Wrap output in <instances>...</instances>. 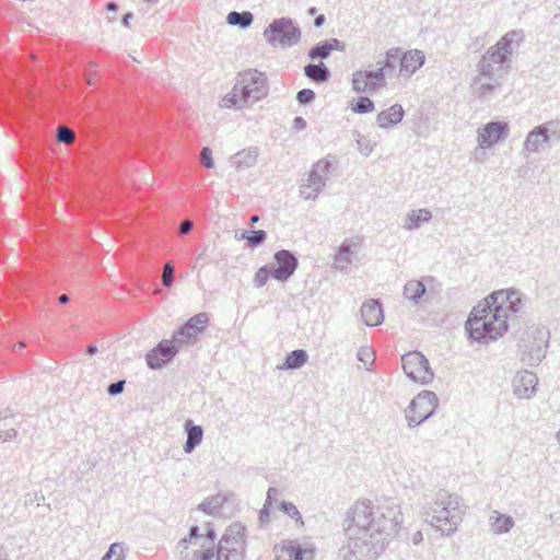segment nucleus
<instances>
[{
  "label": "nucleus",
  "instance_id": "57",
  "mask_svg": "<svg viewBox=\"0 0 560 560\" xmlns=\"http://www.w3.org/2000/svg\"><path fill=\"white\" fill-rule=\"evenodd\" d=\"M132 19H133V14L131 12L126 13L122 16V20H121L122 25L126 26V27H129L130 26V21Z\"/></svg>",
  "mask_w": 560,
  "mask_h": 560
},
{
  "label": "nucleus",
  "instance_id": "21",
  "mask_svg": "<svg viewBox=\"0 0 560 560\" xmlns=\"http://www.w3.org/2000/svg\"><path fill=\"white\" fill-rule=\"evenodd\" d=\"M405 115V110L400 104H394L385 110L378 113L376 122L381 128L390 129L398 125Z\"/></svg>",
  "mask_w": 560,
  "mask_h": 560
},
{
  "label": "nucleus",
  "instance_id": "61",
  "mask_svg": "<svg viewBox=\"0 0 560 560\" xmlns=\"http://www.w3.org/2000/svg\"><path fill=\"white\" fill-rule=\"evenodd\" d=\"M97 352V347L95 345H89L86 348V354L94 355Z\"/></svg>",
  "mask_w": 560,
  "mask_h": 560
},
{
  "label": "nucleus",
  "instance_id": "32",
  "mask_svg": "<svg viewBox=\"0 0 560 560\" xmlns=\"http://www.w3.org/2000/svg\"><path fill=\"white\" fill-rule=\"evenodd\" d=\"M226 22L230 25L238 26L242 30L248 28L254 22V15L249 11H231L226 16Z\"/></svg>",
  "mask_w": 560,
  "mask_h": 560
},
{
  "label": "nucleus",
  "instance_id": "38",
  "mask_svg": "<svg viewBox=\"0 0 560 560\" xmlns=\"http://www.w3.org/2000/svg\"><path fill=\"white\" fill-rule=\"evenodd\" d=\"M269 278H272L271 267L269 265H265V266L260 267L254 277L255 287H257V288L264 287L267 283Z\"/></svg>",
  "mask_w": 560,
  "mask_h": 560
},
{
  "label": "nucleus",
  "instance_id": "22",
  "mask_svg": "<svg viewBox=\"0 0 560 560\" xmlns=\"http://www.w3.org/2000/svg\"><path fill=\"white\" fill-rule=\"evenodd\" d=\"M326 180V178H322L319 175H313V172H310L306 183L300 186V196L305 200L316 199L325 187Z\"/></svg>",
  "mask_w": 560,
  "mask_h": 560
},
{
  "label": "nucleus",
  "instance_id": "62",
  "mask_svg": "<svg viewBox=\"0 0 560 560\" xmlns=\"http://www.w3.org/2000/svg\"><path fill=\"white\" fill-rule=\"evenodd\" d=\"M60 304H67L70 301V298L67 294H61L58 298Z\"/></svg>",
  "mask_w": 560,
  "mask_h": 560
},
{
  "label": "nucleus",
  "instance_id": "51",
  "mask_svg": "<svg viewBox=\"0 0 560 560\" xmlns=\"http://www.w3.org/2000/svg\"><path fill=\"white\" fill-rule=\"evenodd\" d=\"M200 535L198 526H191L188 536L182 539L179 544L184 546L185 550H187V544L191 542L194 539H198Z\"/></svg>",
  "mask_w": 560,
  "mask_h": 560
},
{
  "label": "nucleus",
  "instance_id": "35",
  "mask_svg": "<svg viewBox=\"0 0 560 560\" xmlns=\"http://www.w3.org/2000/svg\"><path fill=\"white\" fill-rule=\"evenodd\" d=\"M224 502H225L224 495L217 494L214 497L208 498L205 501H202L198 505V510H200L209 515H213L218 512L219 509H221V506Z\"/></svg>",
  "mask_w": 560,
  "mask_h": 560
},
{
  "label": "nucleus",
  "instance_id": "52",
  "mask_svg": "<svg viewBox=\"0 0 560 560\" xmlns=\"http://www.w3.org/2000/svg\"><path fill=\"white\" fill-rule=\"evenodd\" d=\"M192 228H194L192 221H190V220L183 221L178 229V234L182 236L186 235L192 230Z\"/></svg>",
  "mask_w": 560,
  "mask_h": 560
},
{
  "label": "nucleus",
  "instance_id": "3",
  "mask_svg": "<svg viewBox=\"0 0 560 560\" xmlns=\"http://www.w3.org/2000/svg\"><path fill=\"white\" fill-rule=\"evenodd\" d=\"M462 498L456 493L440 490L432 501L422 505L421 514L425 523L441 532L443 536H451L457 532L463 521Z\"/></svg>",
  "mask_w": 560,
  "mask_h": 560
},
{
  "label": "nucleus",
  "instance_id": "37",
  "mask_svg": "<svg viewBox=\"0 0 560 560\" xmlns=\"http://www.w3.org/2000/svg\"><path fill=\"white\" fill-rule=\"evenodd\" d=\"M366 73L363 70H358L352 73V89L355 92H370L369 84L366 83Z\"/></svg>",
  "mask_w": 560,
  "mask_h": 560
},
{
  "label": "nucleus",
  "instance_id": "19",
  "mask_svg": "<svg viewBox=\"0 0 560 560\" xmlns=\"http://www.w3.org/2000/svg\"><path fill=\"white\" fill-rule=\"evenodd\" d=\"M424 61L425 56L421 50H407L400 59V74L409 78L424 65Z\"/></svg>",
  "mask_w": 560,
  "mask_h": 560
},
{
  "label": "nucleus",
  "instance_id": "12",
  "mask_svg": "<svg viewBox=\"0 0 560 560\" xmlns=\"http://www.w3.org/2000/svg\"><path fill=\"white\" fill-rule=\"evenodd\" d=\"M179 346L173 340H162L145 354V363L151 370H160L178 353Z\"/></svg>",
  "mask_w": 560,
  "mask_h": 560
},
{
  "label": "nucleus",
  "instance_id": "18",
  "mask_svg": "<svg viewBox=\"0 0 560 560\" xmlns=\"http://www.w3.org/2000/svg\"><path fill=\"white\" fill-rule=\"evenodd\" d=\"M361 317L366 326H378L384 320V312L382 303L378 299H371L365 301L361 306Z\"/></svg>",
  "mask_w": 560,
  "mask_h": 560
},
{
  "label": "nucleus",
  "instance_id": "1",
  "mask_svg": "<svg viewBox=\"0 0 560 560\" xmlns=\"http://www.w3.org/2000/svg\"><path fill=\"white\" fill-rule=\"evenodd\" d=\"M346 541L339 548L340 560H375L386 549L402 523L398 505L374 506L357 501L347 512Z\"/></svg>",
  "mask_w": 560,
  "mask_h": 560
},
{
  "label": "nucleus",
  "instance_id": "53",
  "mask_svg": "<svg viewBox=\"0 0 560 560\" xmlns=\"http://www.w3.org/2000/svg\"><path fill=\"white\" fill-rule=\"evenodd\" d=\"M278 490L276 488H269L267 491V498L266 503L268 505H271L272 501L277 499Z\"/></svg>",
  "mask_w": 560,
  "mask_h": 560
},
{
  "label": "nucleus",
  "instance_id": "13",
  "mask_svg": "<svg viewBox=\"0 0 560 560\" xmlns=\"http://www.w3.org/2000/svg\"><path fill=\"white\" fill-rule=\"evenodd\" d=\"M510 132L508 122L490 121L478 129L477 142L481 148H490L500 141H503Z\"/></svg>",
  "mask_w": 560,
  "mask_h": 560
},
{
  "label": "nucleus",
  "instance_id": "31",
  "mask_svg": "<svg viewBox=\"0 0 560 560\" xmlns=\"http://www.w3.org/2000/svg\"><path fill=\"white\" fill-rule=\"evenodd\" d=\"M431 218V211L428 209L412 210L405 220L404 229L408 231L417 230L422 223L429 222Z\"/></svg>",
  "mask_w": 560,
  "mask_h": 560
},
{
  "label": "nucleus",
  "instance_id": "4",
  "mask_svg": "<svg viewBox=\"0 0 560 560\" xmlns=\"http://www.w3.org/2000/svg\"><path fill=\"white\" fill-rule=\"evenodd\" d=\"M268 79L265 73L248 69L238 74L232 91L221 101V107L242 108L244 105L254 104L268 95Z\"/></svg>",
  "mask_w": 560,
  "mask_h": 560
},
{
  "label": "nucleus",
  "instance_id": "17",
  "mask_svg": "<svg viewBox=\"0 0 560 560\" xmlns=\"http://www.w3.org/2000/svg\"><path fill=\"white\" fill-rule=\"evenodd\" d=\"M553 121L541 124L530 130L524 142V148L528 152H538L539 149L549 141V127L553 126Z\"/></svg>",
  "mask_w": 560,
  "mask_h": 560
},
{
  "label": "nucleus",
  "instance_id": "10",
  "mask_svg": "<svg viewBox=\"0 0 560 560\" xmlns=\"http://www.w3.org/2000/svg\"><path fill=\"white\" fill-rule=\"evenodd\" d=\"M402 369L411 381L428 384L434 374L428 359L419 351H410L401 357Z\"/></svg>",
  "mask_w": 560,
  "mask_h": 560
},
{
  "label": "nucleus",
  "instance_id": "58",
  "mask_svg": "<svg viewBox=\"0 0 560 560\" xmlns=\"http://www.w3.org/2000/svg\"><path fill=\"white\" fill-rule=\"evenodd\" d=\"M326 21V18L324 14H319L314 20V26L315 27H322Z\"/></svg>",
  "mask_w": 560,
  "mask_h": 560
},
{
  "label": "nucleus",
  "instance_id": "60",
  "mask_svg": "<svg viewBox=\"0 0 560 560\" xmlns=\"http://www.w3.org/2000/svg\"><path fill=\"white\" fill-rule=\"evenodd\" d=\"M118 4L116 2H108L106 4V10L109 12H116L118 10Z\"/></svg>",
  "mask_w": 560,
  "mask_h": 560
},
{
  "label": "nucleus",
  "instance_id": "55",
  "mask_svg": "<svg viewBox=\"0 0 560 560\" xmlns=\"http://www.w3.org/2000/svg\"><path fill=\"white\" fill-rule=\"evenodd\" d=\"M483 45H485V38L482 36H478L472 40L470 47L474 48L475 50H478L481 47H483Z\"/></svg>",
  "mask_w": 560,
  "mask_h": 560
},
{
  "label": "nucleus",
  "instance_id": "54",
  "mask_svg": "<svg viewBox=\"0 0 560 560\" xmlns=\"http://www.w3.org/2000/svg\"><path fill=\"white\" fill-rule=\"evenodd\" d=\"M293 126L296 130H303L306 128V121L303 117L298 116L293 120Z\"/></svg>",
  "mask_w": 560,
  "mask_h": 560
},
{
  "label": "nucleus",
  "instance_id": "48",
  "mask_svg": "<svg viewBox=\"0 0 560 560\" xmlns=\"http://www.w3.org/2000/svg\"><path fill=\"white\" fill-rule=\"evenodd\" d=\"M74 133L67 127H60L57 132V139L59 142L69 143L73 140Z\"/></svg>",
  "mask_w": 560,
  "mask_h": 560
},
{
  "label": "nucleus",
  "instance_id": "49",
  "mask_svg": "<svg viewBox=\"0 0 560 560\" xmlns=\"http://www.w3.org/2000/svg\"><path fill=\"white\" fill-rule=\"evenodd\" d=\"M19 431L15 428L8 430H0V443L11 442L16 440Z\"/></svg>",
  "mask_w": 560,
  "mask_h": 560
},
{
  "label": "nucleus",
  "instance_id": "43",
  "mask_svg": "<svg viewBox=\"0 0 560 560\" xmlns=\"http://www.w3.org/2000/svg\"><path fill=\"white\" fill-rule=\"evenodd\" d=\"M357 359L365 366L374 362V351L371 347H361L358 350Z\"/></svg>",
  "mask_w": 560,
  "mask_h": 560
},
{
  "label": "nucleus",
  "instance_id": "46",
  "mask_svg": "<svg viewBox=\"0 0 560 560\" xmlns=\"http://www.w3.org/2000/svg\"><path fill=\"white\" fill-rule=\"evenodd\" d=\"M315 92L311 89H302L296 94V101L302 104L306 105L310 104L315 100Z\"/></svg>",
  "mask_w": 560,
  "mask_h": 560
},
{
  "label": "nucleus",
  "instance_id": "64",
  "mask_svg": "<svg viewBox=\"0 0 560 560\" xmlns=\"http://www.w3.org/2000/svg\"><path fill=\"white\" fill-rule=\"evenodd\" d=\"M207 537L213 542L214 538H215V533L213 529H209L208 533H207Z\"/></svg>",
  "mask_w": 560,
  "mask_h": 560
},
{
  "label": "nucleus",
  "instance_id": "11",
  "mask_svg": "<svg viewBox=\"0 0 560 560\" xmlns=\"http://www.w3.org/2000/svg\"><path fill=\"white\" fill-rule=\"evenodd\" d=\"M208 323L209 315L205 312L198 313L173 334L172 340L179 348L186 343H195L198 340V336L206 329Z\"/></svg>",
  "mask_w": 560,
  "mask_h": 560
},
{
  "label": "nucleus",
  "instance_id": "63",
  "mask_svg": "<svg viewBox=\"0 0 560 560\" xmlns=\"http://www.w3.org/2000/svg\"><path fill=\"white\" fill-rule=\"evenodd\" d=\"M421 540H422V534H421V532H417V533L415 534V536H413V542H415V544H418V542H420Z\"/></svg>",
  "mask_w": 560,
  "mask_h": 560
},
{
  "label": "nucleus",
  "instance_id": "9",
  "mask_svg": "<svg viewBox=\"0 0 560 560\" xmlns=\"http://www.w3.org/2000/svg\"><path fill=\"white\" fill-rule=\"evenodd\" d=\"M439 405V398L434 392L422 390L409 404L405 418L410 429L418 427L431 418Z\"/></svg>",
  "mask_w": 560,
  "mask_h": 560
},
{
  "label": "nucleus",
  "instance_id": "59",
  "mask_svg": "<svg viewBox=\"0 0 560 560\" xmlns=\"http://www.w3.org/2000/svg\"><path fill=\"white\" fill-rule=\"evenodd\" d=\"M269 506L268 504H265L264 508L260 510V520L264 522L265 517L269 516Z\"/></svg>",
  "mask_w": 560,
  "mask_h": 560
},
{
  "label": "nucleus",
  "instance_id": "50",
  "mask_svg": "<svg viewBox=\"0 0 560 560\" xmlns=\"http://www.w3.org/2000/svg\"><path fill=\"white\" fill-rule=\"evenodd\" d=\"M125 384H126L125 380H120V381L109 384L107 387V394L113 397L121 394L124 392Z\"/></svg>",
  "mask_w": 560,
  "mask_h": 560
},
{
  "label": "nucleus",
  "instance_id": "26",
  "mask_svg": "<svg viewBox=\"0 0 560 560\" xmlns=\"http://www.w3.org/2000/svg\"><path fill=\"white\" fill-rule=\"evenodd\" d=\"M491 530L497 535L509 533L514 526V520L510 515L500 513L499 511H492L490 517Z\"/></svg>",
  "mask_w": 560,
  "mask_h": 560
},
{
  "label": "nucleus",
  "instance_id": "23",
  "mask_svg": "<svg viewBox=\"0 0 560 560\" xmlns=\"http://www.w3.org/2000/svg\"><path fill=\"white\" fill-rule=\"evenodd\" d=\"M258 158L257 148L244 149L230 158V163L235 170H245L253 167L256 164Z\"/></svg>",
  "mask_w": 560,
  "mask_h": 560
},
{
  "label": "nucleus",
  "instance_id": "45",
  "mask_svg": "<svg viewBox=\"0 0 560 560\" xmlns=\"http://www.w3.org/2000/svg\"><path fill=\"white\" fill-rule=\"evenodd\" d=\"M357 143L359 147V151L364 156H369L374 149V143H372L370 139L362 137L360 135H359V139H357Z\"/></svg>",
  "mask_w": 560,
  "mask_h": 560
},
{
  "label": "nucleus",
  "instance_id": "8",
  "mask_svg": "<svg viewBox=\"0 0 560 560\" xmlns=\"http://www.w3.org/2000/svg\"><path fill=\"white\" fill-rule=\"evenodd\" d=\"M264 36L271 46L292 47L301 39V30L290 18L273 20L264 31Z\"/></svg>",
  "mask_w": 560,
  "mask_h": 560
},
{
  "label": "nucleus",
  "instance_id": "36",
  "mask_svg": "<svg viewBox=\"0 0 560 560\" xmlns=\"http://www.w3.org/2000/svg\"><path fill=\"white\" fill-rule=\"evenodd\" d=\"M400 59H401L400 49L399 48H390L386 52V59L384 60V62L381 66V68H384L385 74L388 71L394 70L396 68V63L397 62L400 63Z\"/></svg>",
  "mask_w": 560,
  "mask_h": 560
},
{
  "label": "nucleus",
  "instance_id": "56",
  "mask_svg": "<svg viewBox=\"0 0 560 560\" xmlns=\"http://www.w3.org/2000/svg\"><path fill=\"white\" fill-rule=\"evenodd\" d=\"M14 417V412L10 408H5L4 410H0V420H5Z\"/></svg>",
  "mask_w": 560,
  "mask_h": 560
},
{
  "label": "nucleus",
  "instance_id": "41",
  "mask_svg": "<svg viewBox=\"0 0 560 560\" xmlns=\"http://www.w3.org/2000/svg\"><path fill=\"white\" fill-rule=\"evenodd\" d=\"M175 267L172 261H167L163 267L162 284L165 288H171L174 282Z\"/></svg>",
  "mask_w": 560,
  "mask_h": 560
},
{
  "label": "nucleus",
  "instance_id": "25",
  "mask_svg": "<svg viewBox=\"0 0 560 560\" xmlns=\"http://www.w3.org/2000/svg\"><path fill=\"white\" fill-rule=\"evenodd\" d=\"M280 551L282 557H287L289 560H312L314 558L313 549H303L294 540L285 541Z\"/></svg>",
  "mask_w": 560,
  "mask_h": 560
},
{
  "label": "nucleus",
  "instance_id": "47",
  "mask_svg": "<svg viewBox=\"0 0 560 560\" xmlns=\"http://www.w3.org/2000/svg\"><path fill=\"white\" fill-rule=\"evenodd\" d=\"M200 161L207 168H213L214 167V161L212 159V152L209 147L202 148L200 152Z\"/></svg>",
  "mask_w": 560,
  "mask_h": 560
},
{
  "label": "nucleus",
  "instance_id": "40",
  "mask_svg": "<svg viewBox=\"0 0 560 560\" xmlns=\"http://www.w3.org/2000/svg\"><path fill=\"white\" fill-rule=\"evenodd\" d=\"M124 547L121 544L114 542L109 546V549L103 556L102 560H124Z\"/></svg>",
  "mask_w": 560,
  "mask_h": 560
},
{
  "label": "nucleus",
  "instance_id": "7",
  "mask_svg": "<svg viewBox=\"0 0 560 560\" xmlns=\"http://www.w3.org/2000/svg\"><path fill=\"white\" fill-rule=\"evenodd\" d=\"M549 338L550 334L545 327H527L518 342L522 361L530 366L538 365L546 357Z\"/></svg>",
  "mask_w": 560,
  "mask_h": 560
},
{
  "label": "nucleus",
  "instance_id": "2",
  "mask_svg": "<svg viewBox=\"0 0 560 560\" xmlns=\"http://www.w3.org/2000/svg\"><path fill=\"white\" fill-rule=\"evenodd\" d=\"M522 305L520 291L515 289L494 291L472 308L466 320V330L470 338L478 342L497 340L508 331V320H513Z\"/></svg>",
  "mask_w": 560,
  "mask_h": 560
},
{
  "label": "nucleus",
  "instance_id": "33",
  "mask_svg": "<svg viewBox=\"0 0 560 560\" xmlns=\"http://www.w3.org/2000/svg\"><path fill=\"white\" fill-rule=\"evenodd\" d=\"M366 73V83L369 84L370 92H375L385 86V72L384 68L377 70H363Z\"/></svg>",
  "mask_w": 560,
  "mask_h": 560
},
{
  "label": "nucleus",
  "instance_id": "29",
  "mask_svg": "<svg viewBox=\"0 0 560 560\" xmlns=\"http://www.w3.org/2000/svg\"><path fill=\"white\" fill-rule=\"evenodd\" d=\"M308 360V354L303 349H295L289 352L281 365L278 366L280 370H296L302 368Z\"/></svg>",
  "mask_w": 560,
  "mask_h": 560
},
{
  "label": "nucleus",
  "instance_id": "30",
  "mask_svg": "<svg viewBox=\"0 0 560 560\" xmlns=\"http://www.w3.org/2000/svg\"><path fill=\"white\" fill-rule=\"evenodd\" d=\"M334 264L336 269L345 271L352 264L351 242L345 240L335 255Z\"/></svg>",
  "mask_w": 560,
  "mask_h": 560
},
{
  "label": "nucleus",
  "instance_id": "44",
  "mask_svg": "<svg viewBox=\"0 0 560 560\" xmlns=\"http://www.w3.org/2000/svg\"><path fill=\"white\" fill-rule=\"evenodd\" d=\"M281 511L285 513L291 518H294L296 521H302V515L298 508L292 502L283 501L280 505ZM303 524V522H301Z\"/></svg>",
  "mask_w": 560,
  "mask_h": 560
},
{
  "label": "nucleus",
  "instance_id": "5",
  "mask_svg": "<svg viewBox=\"0 0 560 560\" xmlns=\"http://www.w3.org/2000/svg\"><path fill=\"white\" fill-rule=\"evenodd\" d=\"M245 527L240 523L231 524L223 534L217 548L215 560H244L245 557ZM184 560H214V551L212 548L197 549L189 558V552L180 551Z\"/></svg>",
  "mask_w": 560,
  "mask_h": 560
},
{
  "label": "nucleus",
  "instance_id": "20",
  "mask_svg": "<svg viewBox=\"0 0 560 560\" xmlns=\"http://www.w3.org/2000/svg\"><path fill=\"white\" fill-rule=\"evenodd\" d=\"M334 50L343 51L345 44L337 38L325 39L317 43L310 49L308 57L312 60L326 59Z\"/></svg>",
  "mask_w": 560,
  "mask_h": 560
},
{
  "label": "nucleus",
  "instance_id": "16",
  "mask_svg": "<svg viewBox=\"0 0 560 560\" xmlns=\"http://www.w3.org/2000/svg\"><path fill=\"white\" fill-rule=\"evenodd\" d=\"M501 85V78L490 79L476 75L470 83V91L476 98L487 101L494 95L497 89Z\"/></svg>",
  "mask_w": 560,
  "mask_h": 560
},
{
  "label": "nucleus",
  "instance_id": "14",
  "mask_svg": "<svg viewBox=\"0 0 560 560\" xmlns=\"http://www.w3.org/2000/svg\"><path fill=\"white\" fill-rule=\"evenodd\" d=\"M276 264H269L272 269V278L284 282L296 270L299 266L298 258L288 249H280L275 254Z\"/></svg>",
  "mask_w": 560,
  "mask_h": 560
},
{
  "label": "nucleus",
  "instance_id": "39",
  "mask_svg": "<svg viewBox=\"0 0 560 560\" xmlns=\"http://www.w3.org/2000/svg\"><path fill=\"white\" fill-rule=\"evenodd\" d=\"M352 109L358 114L371 113L374 110V102L366 96H360L358 97L355 104L352 106Z\"/></svg>",
  "mask_w": 560,
  "mask_h": 560
},
{
  "label": "nucleus",
  "instance_id": "27",
  "mask_svg": "<svg viewBox=\"0 0 560 560\" xmlns=\"http://www.w3.org/2000/svg\"><path fill=\"white\" fill-rule=\"evenodd\" d=\"M427 293V287L423 280H409L404 287V298L411 304L418 305L420 299Z\"/></svg>",
  "mask_w": 560,
  "mask_h": 560
},
{
  "label": "nucleus",
  "instance_id": "34",
  "mask_svg": "<svg viewBox=\"0 0 560 560\" xmlns=\"http://www.w3.org/2000/svg\"><path fill=\"white\" fill-rule=\"evenodd\" d=\"M235 237L237 240H246L248 247L255 248L266 241L267 233L264 230H252L244 231L240 236L235 235Z\"/></svg>",
  "mask_w": 560,
  "mask_h": 560
},
{
  "label": "nucleus",
  "instance_id": "6",
  "mask_svg": "<svg viewBox=\"0 0 560 560\" xmlns=\"http://www.w3.org/2000/svg\"><path fill=\"white\" fill-rule=\"evenodd\" d=\"M522 38L521 31H510L500 40L491 46L476 66L479 77L501 78L506 73L511 56L513 55V43Z\"/></svg>",
  "mask_w": 560,
  "mask_h": 560
},
{
  "label": "nucleus",
  "instance_id": "28",
  "mask_svg": "<svg viewBox=\"0 0 560 560\" xmlns=\"http://www.w3.org/2000/svg\"><path fill=\"white\" fill-rule=\"evenodd\" d=\"M305 75L315 83H325L330 77L331 72L324 62L308 63L304 67Z\"/></svg>",
  "mask_w": 560,
  "mask_h": 560
},
{
  "label": "nucleus",
  "instance_id": "42",
  "mask_svg": "<svg viewBox=\"0 0 560 560\" xmlns=\"http://www.w3.org/2000/svg\"><path fill=\"white\" fill-rule=\"evenodd\" d=\"M330 166L331 164L328 160H319L314 164L311 172H313V175H319L322 178L328 179Z\"/></svg>",
  "mask_w": 560,
  "mask_h": 560
},
{
  "label": "nucleus",
  "instance_id": "15",
  "mask_svg": "<svg viewBox=\"0 0 560 560\" xmlns=\"http://www.w3.org/2000/svg\"><path fill=\"white\" fill-rule=\"evenodd\" d=\"M538 377L534 372L523 370L513 378V393L521 399L530 398L536 393Z\"/></svg>",
  "mask_w": 560,
  "mask_h": 560
},
{
  "label": "nucleus",
  "instance_id": "24",
  "mask_svg": "<svg viewBox=\"0 0 560 560\" xmlns=\"http://www.w3.org/2000/svg\"><path fill=\"white\" fill-rule=\"evenodd\" d=\"M184 428L187 433L184 451L185 453L190 454L198 445L201 444L203 429L201 425L195 424L192 420H186Z\"/></svg>",
  "mask_w": 560,
  "mask_h": 560
}]
</instances>
